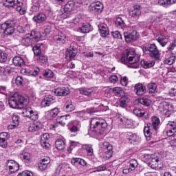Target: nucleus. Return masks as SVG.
<instances>
[{
    "mask_svg": "<svg viewBox=\"0 0 176 176\" xmlns=\"http://www.w3.org/2000/svg\"><path fill=\"white\" fill-rule=\"evenodd\" d=\"M28 104V97L17 92L10 96L9 105L11 108L21 109L24 105Z\"/></svg>",
    "mask_w": 176,
    "mask_h": 176,
    "instance_id": "1",
    "label": "nucleus"
},
{
    "mask_svg": "<svg viewBox=\"0 0 176 176\" xmlns=\"http://www.w3.org/2000/svg\"><path fill=\"white\" fill-rule=\"evenodd\" d=\"M121 61L123 64H129V68H138L140 56L134 51H126L122 56Z\"/></svg>",
    "mask_w": 176,
    "mask_h": 176,
    "instance_id": "2",
    "label": "nucleus"
},
{
    "mask_svg": "<svg viewBox=\"0 0 176 176\" xmlns=\"http://www.w3.org/2000/svg\"><path fill=\"white\" fill-rule=\"evenodd\" d=\"M91 129H94L92 131L95 134H102L105 131L108 124L105 120L100 117L93 118L91 120Z\"/></svg>",
    "mask_w": 176,
    "mask_h": 176,
    "instance_id": "3",
    "label": "nucleus"
},
{
    "mask_svg": "<svg viewBox=\"0 0 176 176\" xmlns=\"http://www.w3.org/2000/svg\"><path fill=\"white\" fill-rule=\"evenodd\" d=\"M151 123L147 124V126L144 127V133L147 141H151L152 138V131L154 130H157L159 129V124H160V119L157 116H153L151 118Z\"/></svg>",
    "mask_w": 176,
    "mask_h": 176,
    "instance_id": "4",
    "label": "nucleus"
},
{
    "mask_svg": "<svg viewBox=\"0 0 176 176\" xmlns=\"http://www.w3.org/2000/svg\"><path fill=\"white\" fill-rule=\"evenodd\" d=\"M3 5L7 8H14L16 6V10L19 14H25L27 10L23 7V3L19 1V0H3Z\"/></svg>",
    "mask_w": 176,
    "mask_h": 176,
    "instance_id": "5",
    "label": "nucleus"
},
{
    "mask_svg": "<svg viewBox=\"0 0 176 176\" xmlns=\"http://www.w3.org/2000/svg\"><path fill=\"white\" fill-rule=\"evenodd\" d=\"M100 150L102 151V153H103V157H104V159H111V157H112V145L108 142H104L100 144Z\"/></svg>",
    "mask_w": 176,
    "mask_h": 176,
    "instance_id": "6",
    "label": "nucleus"
},
{
    "mask_svg": "<svg viewBox=\"0 0 176 176\" xmlns=\"http://www.w3.org/2000/svg\"><path fill=\"white\" fill-rule=\"evenodd\" d=\"M173 110V104L166 101L162 102L158 107V111L166 116H170Z\"/></svg>",
    "mask_w": 176,
    "mask_h": 176,
    "instance_id": "7",
    "label": "nucleus"
},
{
    "mask_svg": "<svg viewBox=\"0 0 176 176\" xmlns=\"http://www.w3.org/2000/svg\"><path fill=\"white\" fill-rule=\"evenodd\" d=\"M142 50L143 52H149L150 56L155 60L160 58V53H159V50L155 44H151L148 47L144 46Z\"/></svg>",
    "mask_w": 176,
    "mask_h": 176,
    "instance_id": "8",
    "label": "nucleus"
},
{
    "mask_svg": "<svg viewBox=\"0 0 176 176\" xmlns=\"http://www.w3.org/2000/svg\"><path fill=\"white\" fill-rule=\"evenodd\" d=\"M151 162L148 163V166L153 170H159V164L162 163V160L160 159V154L155 153L151 155Z\"/></svg>",
    "mask_w": 176,
    "mask_h": 176,
    "instance_id": "9",
    "label": "nucleus"
},
{
    "mask_svg": "<svg viewBox=\"0 0 176 176\" xmlns=\"http://www.w3.org/2000/svg\"><path fill=\"white\" fill-rule=\"evenodd\" d=\"M1 28L6 35H12L14 33V23L12 21H7L1 24Z\"/></svg>",
    "mask_w": 176,
    "mask_h": 176,
    "instance_id": "10",
    "label": "nucleus"
},
{
    "mask_svg": "<svg viewBox=\"0 0 176 176\" xmlns=\"http://www.w3.org/2000/svg\"><path fill=\"white\" fill-rule=\"evenodd\" d=\"M19 164L13 160H10L6 162V170L8 171L9 174H14V173L19 171Z\"/></svg>",
    "mask_w": 176,
    "mask_h": 176,
    "instance_id": "11",
    "label": "nucleus"
},
{
    "mask_svg": "<svg viewBox=\"0 0 176 176\" xmlns=\"http://www.w3.org/2000/svg\"><path fill=\"white\" fill-rule=\"evenodd\" d=\"M23 115L25 118H29L32 120H38V112L31 107H27L23 111Z\"/></svg>",
    "mask_w": 176,
    "mask_h": 176,
    "instance_id": "12",
    "label": "nucleus"
},
{
    "mask_svg": "<svg viewBox=\"0 0 176 176\" xmlns=\"http://www.w3.org/2000/svg\"><path fill=\"white\" fill-rule=\"evenodd\" d=\"M76 7L75 6V2L74 1H68L64 7L65 13L60 15L61 19H67L68 17V13L72 12V10H75Z\"/></svg>",
    "mask_w": 176,
    "mask_h": 176,
    "instance_id": "13",
    "label": "nucleus"
},
{
    "mask_svg": "<svg viewBox=\"0 0 176 176\" xmlns=\"http://www.w3.org/2000/svg\"><path fill=\"white\" fill-rule=\"evenodd\" d=\"M126 42L128 43L130 42H135L138 38H140V33L135 30L132 32H126L124 33Z\"/></svg>",
    "mask_w": 176,
    "mask_h": 176,
    "instance_id": "14",
    "label": "nucleus"
},
{
    "mask_svg": "<svg viewBox=\"0 0 176 176\" xmlns=\"http://www.w3.org/2000/svg\"><path fill=\"white\" fill-rule=\"evenodd\" d=\"M138 166V162L137 160H131L127 165L122 170L123 174H129V173H131V171H134L137 166Z\"/></svg>",
    "mask_w": 176,
    "mask_h": 176,
    "instance_id": "15",
    "label": "nucleus"
},
{
    "mask_svg": "<svg viewBox=\"0 0 176 176\" xmlns=\"http://www.w3.org/2000/svg\"><path fill=\"white\" fill-rule=\"evenodd\" d=\"M82 148L87 151V156L89 160H91V162H96L97 160V158H96V156L94 155V151L91 145L85 144Z\"/></svg>",
    "mask_w": 176,
    "mask_h": 176,
    "instance_id": "16",
    "label": "nucleus"
},
{
    "mask_svg": "<svg viewBox=\"0 0 176 176\" xmlns=\"http://www.w3.org/2000/svg\"><path fill=\"white\" fill-rule=\"evenodd\" d=\"M125 137L131 144L141 142V137L136 133L129 132L125 134Z\"/></svg>",
    "mask_w": 176,
    "mask_h": 176,
    "instance_id": "17",
    "label": "nucleus"
},
{
    "mask_svg": "<svg viewBox=\"0 0 176 176\" xmlns=\"http://www.w3.org/2000/svg\"><path fill=\"white\" fill-rule=\"evenodd\" d=\"M102 9H104V5L100 1L94 2L89 6V10H92L95 13H101Z\"/></svg>",
    "mask_w": 176,
    "mask_h": 176,
    "instance_id": "18",
    "label": "nucleus"
},
{
    "mask_svg": "<svg viewBox=\"0 0 176 176\" xmlns=\"http://www.w3.org/2000/svg\"><path fill=\"white\" fill-rule=\"evenodd\" d=\"M166 134L168 137H171L174 135L176 133V123L174 121H169L166 125Z\"/></svg>",
    "mask_w": 176,
    "mask_h": 176,
    "instance_id": "19",
    "label": "nucleus"
},
{
    "mask_svg": "<svg viewBox=\"0 0 176 176\" xmlns=\"http://www.w3.org/2000/svg\"><path fill=\"white\" fill-rule=\"evenodd\" d=\"M67 126L71 133H77L80 130V122L79 121H70Z\"/></svg>",
    "mask_w": 176,
    "mask_h": 176,
    "instance_id": "20",
    "label": "nucleus"
},
{
    "mask_svg": "<svg viewBox=\"0 0 176 176\" xmlns=\"http://www.w3.org/2000/svg\"><path fill=\"white\" fill-rule=\"evenodd\" d=\"M135 91L137 96H144L146 93V87L142 83H138L135 85Z\"/></svg>",
    "mask_w": 176,
    "mask_h": 176,
    "instance_id": "21",
    "label": "nucleus"
},
{
    "mask_svg": "<svg viewBox=\"0 0 176 176\" xmlns=\"http://www.w3.org/2000/svg\"><path fill=\"white\" fill-rule=\"evenodd\" d=\"M42 128V123L40 122H33L30 124L28 131L30 133H35V131H38Z\"/></svg>",
    "mask_w": 176,
    "mask_h": 176,
    "instance_id": "22",
    "label": "nucleus"
},
{
    "mask_svg": "<svg viewBox=\"0 0 176 176\" xmlns=\"http://www.w3.org/2000/svg\"><path fill=\"white\" fill-rule=\"evenodd\" d=\"M9 139V133L3 132L0 133V145L2 148L8 146V140Z\"/></svg>",
    "mask_w": 176,
    "mask_h": 176,
    "instance_id": "23",
    "label": "nucleus"
},
{
    "mask_svg": "<svg viewBox=\"0 0 176 176\" xmlns=\"http://www.w3.org/2000/svg\"><path fill=\"white\" fill-rule=\"evenodd\" d=\"M168 39H170V36L166 34H160L158 38H157V41L160 43L162 47H164L167 43H168Z\"/></svg>",
    "mask_w": 176,
    "mask_h": 176,
    "instance_id": "24",
    "label": "nucleus"
},
{
    "mask_svg": "<svg viewBox=\"0 0 176 176\" xmlns=\"http://www.w3.org/2000/svg\"><path fill=\"white\" fill-rule=\"evenodd\" d=\"M98 29L101 36L104 38L109 34V30L108 29V25L105 23H100L98 25Z\"/></svg>",
    "mask_w": 176,
    "mask_h": 176,
    "instance_id": "25",
    "label": "nucleus"
},
{
    "mask_svg": "<svg viewBox=\"0 0 176 176\" xmlns=\"http://www.w3.org/2000/svg\"><path fill=\"white\" fill-rule=\"evenodd\" d=\"M78 54V50L76 48L70 47L66 51V58L67 60H72L75 58V56Z\"/></svg>",
    "mask_w": 176,
    "mask_h": 176,
    "instance_id": "26",
    "label": "nucleus"
},
{
    "mask_svg": "<svg viewBox=\"0 0 176 176\" xmlns=\"http://www.w3.org/2000/svg\"><path fill=\"white\" fill-rule=\"evenodd\" d=\"M21 74L22 75H25L27 76H36L39 74V69L36 70H30L28 69H21Z\"/></svg>",
    "mask_w": 176,
    "mask_h": 176,
    "instance_id": "27",
    "label": "nucleus"
},
{
    "mask_svg": "<svg viewBox=\"0 0 176 176\" xmlns=\"http://www.w3.org/2000/svg\"><path fill=\"white\" fill-rule=\"evenodd\" d=\"M56 96H68L69 94V88L63 87L57 88L54 91Z\"/></svg>",
    "mask_w": 176,
    "mask_h": 176,
    "instance_id": "28",
    "label": "nucleus"
},
{
    "mask_svg": "<svg viewBox=\"0 0 176 176\" xmlns=\"http://www.w3.org/2000/svg\"><path fill=\"white\" fill-rule=\"evenodd\" d=\"M50 163V158L49 157H45L41 162L38 164V170L43 171L45 168H47V165Z\"/></svg>",
    "mask_w": 176,
    "mask_h": 176,
    "instance_id": "29",
    "label": "nucleus"
},
{
    "mask_svg": "<svg viewBox=\"0 0 176 176\" xmlns=\"http://www.w3.org/2000/svg\"><path fill=\"white\" fill-rule=\"evenodd\" d=\"M12 124L8 126V130H13V129H16V127H17V126H19V116L17 114H14L12 116Z\"/></svg>",
    "mask_w": 176,
    "mask_h": 176,
    "instance_id": "30",
    "label": "nucleus"
},
{
    "mask_svg": "<svg viewBox=\"0 0 176 176\" xmlns=\"http://www.w3.org/2000/svg\"><path fill=\"white\" fill-rule=\"evenodd\" d=\"M133 113L135 115V116H138L139 118H141L144 116L145 119H148L149 118V115L145 110H142L141 109H133Z\"/></svg>",
    "mask_w": 176,
    "mask_h": 176,
    "instance_id": "31",
    "label": "nucleus"
},
{
    "mask_svg": "<svg viewBox=\"0 0 176 176\" xmlns=\"http://www.w3.org/2000/svg\"><path fill=\"white\" fill-rule=\"evenodd\" d=\"M63 109L65 112H72V111H74L75 109V106L72 103V100H68L65 106L63 107Z\"/></svg>",
    "mask_w": 176,
    "mask_h": 176,
    "instance_id": "32",
    "label": "nucleus"
},
{
    "mask_svg": "<svg viewBox=\"0 0 176 176\" xmlns=\"http://www.w3.org/2000/svg\"><path fill=\"white\" fill-rule=\"evenodd\" d=\"M12 63L15 67H23L25 64L24 59L21 56H14L12 59Z\"/></svg>",
    "mask_w": 176,
    "mask_h": 176,
    "instance_id": "33",
    "label": "nucleus"
},
{
    "mask_svg": "<svg viewBox=\"0 0 176 176\" xmlns=\"http://www.w3.org/2000/svg\"><path fill=\"white\" fill-rule=\"evenodd\" d=\"M21 159L24 162V163H31V160H32V157L31 154L28 152L22 153L20 155Z\"/></svg>",
    "mask_w": 176,
    "mask_h": 176,
    "instance_id": "34",
    "label": "nucleus"
},
{
    "mask_svg": "<svg viewBox=\"0 0 176 176\" xmlns=\"http://www.w3.org/2000/svg\"><path fill=\"white\" fill-rule=\"evenodd\" d=\"M58 113H60V109L58 108H54L47 113V116L48 119H54V118H56Z\"/></svg>",
    "mask_w": 176,
    "mask_h": 176,
    "instance_id": "35",
    "label": "nucleus"
},
{
    "mask_svg": "<svg viewBox=\"0 0 176 176\" xmlns=\"http://www.w3.org/2000/svg\"><path fill=\"white\" fill-rule=\"evenodd\" d=\"M67 36L63 33H58V35H56L54 37V41L58 43H65V39Z\"/></svg>",
    "mask_w": 176,
    "mask_h": 176,
    "instance_id": "36",
    "label": "nucleus"
},
{
    "mask_svg": "<svg viewBox=\"0 0 176 176\" xmlns=\"http://www.w3.org/2000/svg\"><path fill=\"white\" fill-rule=\"evenodd\" d=\"M140 65L143 67V68H152L153 65H155V60H142L140 62Z\"/></svg>",
    "mask_w": 176,
    "mask_h": 176,
    "instance_id": "37",
    "label": "nucleus"
},
{
    "mask_svg": "<svg viewBox=\"0 0 176 176\" xmlns=\"http://www.w3.org/2000/svg\"><path fill=\"white\" fill-rule=\"evenodd\" d=\"M46 14L40 13L33 17V21H35V23H43V21H46Z\"/></svg>",
    "mask_w": 176,
    "mask_h": 176,
    "instance_id": "38",
    "label": "nucleus"
},
{
    "mask_svg": "<svg viewBox=\"0 0 176 176\" xmlns=\"http://www.w3.org/2000/svg\"><path fill=\"white\" fill-rule=\"evenodd\" d=\"M0 72L1 75L6 76V75H9V74H12L13 72V69L12 67L7 66V67H1L0 68Z\"/></svg>",
    "mask_w": 176,
    "mask_h": 176,
    "instance_id": "39",
    "label": "nucleus"
},
{
    "mask_svg": "<svg viewBox=\"0 0 176 176\" xmlns=\"http://www.w3.org/2000/svg\"><path fill=\"white\" fill-rule=\"evenodd\" d=\"M43 47V45L37 44L34 47H33L32 50L34 52V56H39L42 53V48Z\"/></svg>",
    "mask_w": 176,
    "mask_h": 176,
    "instance_id": "40",
    "label": "nucleus"
},
{
    "mask_svg": "<svg viewBox=\"0 0 176 176\" xmlns=\"http://www.w3.org/2000/svg\"><path fill=\"white\" fill-rule=\"evenodd\" d=\"M116 25L118 27V28H124V27H126V23L124 22V20L122 19V17L118 16L116 20Z\"/></svg>",
    "mask_w": 176,
    "mask_h": 176,
    "instance_id": "41",
    "label": "nucleus"
},
{
    "mask_svg": "<svg viewBox=\"0 0 176 176\" xmlns=\"http://www.w3.org/2000/svg\"><path fill=\"white\" fill-rule=\"evenodd\" d=\"M55 146L58 151H63L65 148V142L63 140H58L55 142Z\"/></svg>",
    "mask_w": 176,
    "mask_h": 176,
    "instance_id": "42",
    "label": "nucleus"
},
{
    "mask_svg": "<svg viewBox=\"0 0 176 176\" xmlns=\"http://www.w3.org/2000/svg\"><path fill=\"white\" fill-rule=\"evenodd\" d=\"M80 94H82L83 96H87L89 97V96L93 93V89L91 88H81L80 89Z\"/></svg>",
    "mask_w": 176,
    "mask_h": 176,
    "instance_id": "43",
    "label": "nucleus"
},
{
    "mask_svg": "<svg viewBox=\"0 0 176 176\" xmlns=\"http://www.w3.org/2000/svg\"><path fill=\"white\" fill-rule=\"evenodd\" d=\"M130 101V99L127 96L122 97L120 100V106L122 108H126L127 107V103Z\"/></svg>",
    "mask_w": 176,
    "mask_h": 176,
    "instance_id": "44",
    "label": "nucleus"
},
{
    "mask_svg": "<svg viewBox=\"0 0 176 176\" xmlns=\"http://www.w3.org/2000/svg\"><path fill=\"white\" fill-rule=\"evenodd\" d=\"M80 30L82 34H87V32H90V30H91V26L89 23H83Z\"/></svg>",
    "mask_w": 176,
    "mask_h": 176,
    "instance_id": "45",
    "label": "nucleus"
},
{
    "mask_svg": "<svg viewBox=\"0 0 176 176\" xmlns=\"http://www.w3.org/2000/svg\"><path fill=\"white\" fill-rule=\"evenodd\" d=\"M148 89L149 93H157V85H156V83H149L148 85Z\"/></svg>",
    "mask_w": 176,
    "mask_h": 176,
    "instance_id": "46",
    "label": "nucleus"
},
{
    "mask_svg": "<svg viewBox=\"0 0 176 176\" xmlns=\"http://www.w3.org/2000/svg\"><path fill=\"white\" fill-rule=\"evenodd\" d=\"M137 102H140V104H142V105H144L145 107H149L151 104H152V101L148 98H142L140 100H136Z\"/></svg>",
    "mask_w": 176,
    "mask_h": 176,
    "instance_id": "47",
    "label": "nucleus"
},
{
    "mask_svg": "<svg viewBox=\"0 0 176 176\" xmlns=\"http://www.w3.org/2000/svg\"><path fill=\"white\" fill-rule=\"evenodd\" d=\"M30 36L32 39H34L36 42H38L41 39V32L33 31L30 34Z\"/></svg>",
    "mask_w": 176,
    "mask_h": 176,
    "instance_id": "48",
    "label": "nucleus"
},
{
    "mask_svg": "<svg viewBox=\"0 0 176 176\" xmlns=\"http://www.w3.org/2000/svg\"><path fill=\"white\" fill-rule=\"evenodd\" d=\"M175 62V55L172 54L169 58L166 59L164 63V64H167L168 65H172Z\"/></svg>",
    "mask_w": 176,
    "mask_h": 176,
    "instance_id": "49",
    "label": "nucleus"
},
{
    "mask_svg": "<svg viewBox=\"0 0 176 176\" xmlns=\"http://www.w3.org/2000/svg\"><path fill=\"white\" fill-rule=\"evenodd\" d=\"M9 55L5 52H0V63H6Z\"/></svg>",
    "mask_w": 176,
    "mask_h": 176,
    "instance_id": "50",
    "label": "nucleus"
},
{
    "mask_svg": "<svg viewBox=\"0 0 176 176\" xmlns=\"http://www.w3.org/2000/svg\"><path fill=\"white\" fill-rule=\"evenodd\" d=\"M113 92L118 97H120V96H122V94L123 93V89H122V87H116L113 88Z\"/></svg>",
    "mask_w": 176,
    "mask_h": 176,
    "instance_id": "51",
    "label": "nucleus"
},
{
    "mask_svg": "<svg viewBox=\"0 0 176 176\" xmlns=\"http://www.w3.org/2000/svg\"><path fill=\"white\" fill-rule=\"evenodd\" d=\"M21 45L23 46H30L31 45V38L28 37H23L21 41Z\"/></svg>",
    "mask_w": 176,
    "mask_h": 176,
    "instance_id": "52",
    "label": "nucleus"
},
{
    "mask_svg": "<svg viewBox=\"0 0 176 176\" xmlns=\"http://www.w3.org/2000/svg\"><path fill=\"white\" fill-rule=\"evenodd\" d=\"M65 165L64 164H60L56 171H55V175H60V174H62L63 172L65 170Z\"/></svg>",
    "mask_w": 176,
    "mask_h": 176,
    "instance_id": "53",
    "label": "nucleus"
},
{
    "mask_svg": "<svg viewBox=\"0 0 176 176\" xmlns=\"http://www.w3.org/2000/svg\"><path fill=\"white\" fill-rule=\"evenodd\" d=\"M45 78H52L54 76V73L51 69H47L43 74Z\"/></svg>",
    "mask_w": 176,
    "mask_h": 176,
    "instance_id": "54",
    "label": "nucleus"
},
{
    "mask_svg": "<svg viewBox=\"0 0 176 176\" xmlns=\"http://www.w3.org/2000/svg\"><path fill=\"white\" fill-rule=\"evenodd\" d=\"M129 14L131 16V17H137V16H140V14H141V11L135 8V10L131 11Z\"/></svg>",
    "mask_w": 176,
    "mask_h": 176,
    "instance_id": "55",
    "label": "nucleus"
},
{
    "mask_svg": "<svg viewBox=\"0 0 176 176\" xmlns=\"http://www.w3.org/2000/svg\"><path fill=\"white\" fill-rule=\"evenodd\" d=\"M33 6L30 8V12H32L33 13H36V12H39V6H41L39 4H37L36 3H34Z\"/></svg>",
    "mask_w": 176,
    "mask_h": 176,
    "instance_id": "56",
    "label": "nucleus"
},
{
    "mask_svg": "<svg viewBox=\"0 0 176 176\" xmlns=\"http://www.w3.org/2000/svg\"><path fill=\"white\" fill-rule=\"evenodd\" d=\"M78 144L79 143L77 142H75V141L71 142L70 146L67 148V152H69V153H71L72 152V149H74V147L78 146Z\"/></svg>",
    "mask_w": 176,
    "mask_h": 176,
    "instance_id": "57",
    "label": "nucleus"
},
{
    "mask_svg": "<svg viewBox=\"0 0 176 176\" xmlns=\"http://www.w3.org/2000/svg\"><path fill=\"white\" fill-rule=\"evenodd\" d=\"M111 35L115 39H122V34L119 31L112 32Z\"/></svg>",
    "mask_w": 176,
    "mask_h": 176,
    "instance_id": "58",
    "label": "nucleus"
},
{
    "mask_svg": "<svg viewBox=\"0 0 176 176\" xmlns=\"http://www.w3.org/2000/svg\"><path fill=\"white\" fill-rule=\"evenodd\" d=\"M109 80L110 83H113V85H115V83H118V80H119V78H118V76L113 75L109 77Z\"/></svg>",
    "mask_w": 176,
    "mask_h": 176,
    "instance_id": "59",
    "label": "nucleus"
},
{
    "mask_svg": "<svg viewBox=\"0 0 176 176\" xmlns=\"http://www.w3.org/2000/svg\"><path fill=\"white\" fill-rule=\"evenodd\" d=\"M23 82H24V80L21 76H17L15 79V83L17 86H23Z\"/></svg>",
    "mask_w": 176,
    "mask_h": 176,
    "instance_id": "60",
    "label": "nucleus"
},
{
    "mask_svg": "<svg viewBox=\"0 0 176 176\" xmlns=\"http://www.w3.org/2000/svg\"><path fill=\"white\" fill-rule=\"evenodd\" d=\"M120 83L122 86H127V83H129V79L127 77H121Z\"/></svg>",
    "mask_w": 176,
    "mask_h": 176,
    "instance_id": "61",
    "label": "nucleus"
},
{
    "mask_svg": "<svg viewBox=\"0 0 176 176\" xmlns=\"http://www.w3.org/2000/svg\"><path fill=\"white\" fill-rule=\"evenodd\" d=\"M17 176H32V173L30 170H24L19 173Z\"/></svg>",
    "mask_w": 176,
    "mask_h": 176,
    "instance_id": "62",
    "label": "nucleus"
},
{
    "mask_svg": "<svg viewBox=\"0 0 176 176\" xmlns=\"http://www.w3.org/2000/svg\"><path fill=\"white\" fill-rule=\"evenodd\" d=\"M168 94L170 97H176V88H171L168 91Z\"/></svg>",
    "mask_w": 176,
    "mask_h": 176,
    "instance_id": "63",
    "label": "nucleus"
},
{
    "mask_svg": "<svg viewBox=\"0 0 176 176\" xmlns=\"http://www.w3.org/2000/svg\"><path fill=\"white\" fill-rule=\"evenodd\" d=\"M170 146L172 149H176V138L170 141Z\"/></svg>",
    "mask_w": 176,
    "mask_h": 176,
    "instance_id": "64",
    "label": "nucleus"
}]
</instances>
